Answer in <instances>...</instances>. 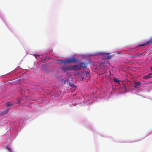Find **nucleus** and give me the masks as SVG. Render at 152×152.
I'll list each match as a JSON object with an SVG mask.
<instances>
[{"label": "nucleus", "mask_w": 152, "mask_h": 152, "mask_svg": "<svg viewBox=\"0 0 152 152\" xmlns=\"http://www.w3.org/2000/svg\"><path fill=\"white\" fill-rule=\"evenodd\" d=\"M62 61L64 62V64H65L67 63H74L79 61L78 59H77L75 58H72L67 60H62Z\"/></svg>", "instance_id": "nucleus-1"}, {"label": "nucleus", "mask_w": 152, "mask_h": 152, "mask_svg": "<svg viewBox=\"0 0 152 152\" xmlns=\"http://www.w3.org/2000/svg\"><path fill=\"white\" fill-rule=\"evenodd\" d=\"M60 69L64 71L71 70V66H65L61 67Z\"/></svg>", "instance_id": "nucleus-2"}, {"label": "nucleus", "mask_w": 152, "mask_h": 152, "mask_svg": "<svg viewBox=\"0 0 152 152\" xmlns=\"http://www.w3.org/2000/svg\"><path fill=\"white\" fill-rule=\"evenodd\" d=\"M71 70L76 71L80 70L81 67L80 65H75L71 66Z\"/></svg>", "instance_id": "nucleus-3"}, {"label": "nucleus", "mask_w": 152, "mask_h": 152, "mask_svg": "<svg viewBox=\"0 0 152 152\" xmlns=\"http://www.w3.org/2000/svg\"><path fill=\"white\" fill-rule=\"evenodd\" d=\"M152 43V37L149 39V40L147 42L143 44L140 45L138 46V47L139 46H143L145 45L149 44L150 43Z\"/></svg>", "instance_id": "nucleus-4"}, {"label": "nucleus", "mask_w": 152, "mask_h": 152, "mask_svg": "<svg viewBox=\"0 0 152 152\" xmlns=\"http://www.w3.org/2000/svg\"><path fill=\"white\" fill-rule=\"evenodd\" d=\"M10 110V108H7L5 110L2 112H0V113H1V114L2 115H5L8 113V112Z\"/></svg>", "instance_id": "nucleus-5"}, {"label": "nucleus", "mask_w": 152, "mask_h": 152, "mask_svg": "<svg viewBox=\"0 0 152 152\" xmlns=\"http://www.w3.org/2000/svg\"><path fill=\"white\" fill-rule=\"evenodd\" d=\"M143 54V53H142L141 54H140L139 53H135V54L134 55H135V56L136 57V58H140L141 57V56Z\"/></svg>", "instance_id": "nucleus-6"}, {"label": "nucleus", "mask_w": 152, "mask_h": 152, "mask_svg": "<svg viewBox=\"0 0 152 152\" xmlns=\"http://www.w3.org/2000/svg\"><path fill=\"white\" fill-rule=\"evenodd\" d=\"M151 73H149L148 75L144 76L143 78L145 79H148L150 77V75H151Z\"/></svg>", "instance_id": "nucleus-7"}, {"label": "nucleus", "mask_w": 152, "mask_h": 152, "mask_svg": "<svg viewBox=\"0 0 152 152\" xmlns=\"http://www.w3.org/2000/svg\"><path fill=\"white\" fill-rule=\"evenodd\" d=\"M113 80L115 82L117 83L118 84H120V81L118 78H113Z\"/></svg>", "instance_id": "nucleus-8"}, {"label": "nucleus", "mask_w": 152, "mask_h": 152, "mask_svg": "<svg viewBox=\"0 0 152 152\" xmlns=\"http://www.w3.org/2000/svg\"><path fill=\"white\" fill-rule=\"evenodd\" d=\"M80 66L82 67H84V68H86V64L84 63L81 62L80 65Z\"/></svg>", "instance_id": "nucleus-9"}, {"label": "nucleus", "mask_w": 152, "mask_h": 152, "mask_svg": "<svg viewBox=\"0 0 152 152\" xmlns=\"http://www.w3.org/2000/svg\"><path fill=\"white\" fill-rule=\"evenodd\" d=\"M83 74L84 75H86V77H88L89 73L88 72L85 71L83 72Z\"/></svg>", "instance_id": "nucleus-10"}, {"label": "nucleus", "mask_w": 152, "mask_h": 152, "mask_svg": "<svg viewBox=\"0 0 152 152\" xmlns=\"http://www.w3.org/2000/svg\"><path fill=\"white\" fill-rule=\"evenodd\" d=\"M69 86H71L72 88H76V86L74 85L72 83H69Z\"/></svg>", "instance_id": "nucleus-11"}, {"label": "nucleus", "mask_w": 152, "mask_h": 152, "mask_svg": "<svg viewBox=\"0 0 152 152\" xmlns=\"http://www.w3.org/2000/svg\"><path fill=\"white\" fill-rule=\"evenodd\" d=\"M141 84L140 83L137 82L134 85V87L136 88H137Z\"/></svg>", "instance_id": "nucleus-12"}, {"label": "nucleus", "mask_w": 152, "mask_h": 152, "mask_svg": "<svg viewBox=\"0 0 152 152\" xmlns=\"http://www.w3.org/2000/svg\"><path fill=\"white\" fill-rule=\"evenodd\" d=\"M6 106H7L12 105V104L10 102H8L6 103Z\"/></svg>", "instance_id": "nucleus-13"}, {"label": "nucleus", "mask_w": 152, "mask_h": 152, "mask_svg": "<svg viewBox=\"0 0 152 152\" xmlns=\"http://www.w3.org/2000/svg\"><path fill=\"white\" fill-rule=\"evenodd\" d=\"M129 57L130 58H136L135 56H130Z\"/></svg>", "instance_id": "nucleus-14"}, {"label": "nucleus", "mask_w": 152, "mask_h": 152, "mask_svg": "<svg viewBox=\"0 0 152 152\" xmlns=\"http://www.w3.org/2000/svg\"><path fill=\"white\" fill-rule=\"evenodd\" d=\"M62 60H59V61L60 62L61 64H64V62L63 61H62Z\"/></svg>", "instance_id": "nucleus-15"}, {"label": "nucleus", "mask_w": 152, "mask_h": 152, "mask_svg": "<svg viewBox=\"0 0 152 152\" xmlns=\"http://www.w3.org/2000/svg\"><path fill=\"white\" fill-rule=\"evenodd\" d=\"M107 59H110L111 58V56H108L107 57Z\"/></svg>", "instance_id": "nucleus-16"}, {"label": "nucleus", "mask_w": 152, "mask_h": 152, "mask_svg": "<svg viewBox=\"0 0 152 152\" xmlns=\"http://www.w3.org/2000/svg\"><path fill=\"white\" fill-rule=\"evenodd\" d=\"M62 80H63V82L64 84H65L66 83V80H63V79Z\"/></svg>", "instance_id": "nucleus-17"}, {"label": "nucleus", "mask_w": 152, "mask_h": 152, "mask_svg": "<svg viewBox=\"0 0 152 152\" xmlns=\"http://www.w3.org/2000/svg\"><path fill=\"white\" fill-rule=\"evenodd\" d=\"M34 55L35 56V57L36 58L37 56H38V55H37L36 54H34Z\"/></svg>", "instance_id": "nucleus-18"}, {"label": "nucleus", "mask_w": 152, "mask_h": 152, "mask_svg": "<svg viewBox=\"0 0 152 152\" xmlns=\"http://www.w3.org/2000/svg\"><path fill=\"white\" fill-rule=\"evenodd\" d=\"M150 69L152 70V66L150 67Z\"/></svg>", "instance_id": "nucleus-19"}]
</instances>
